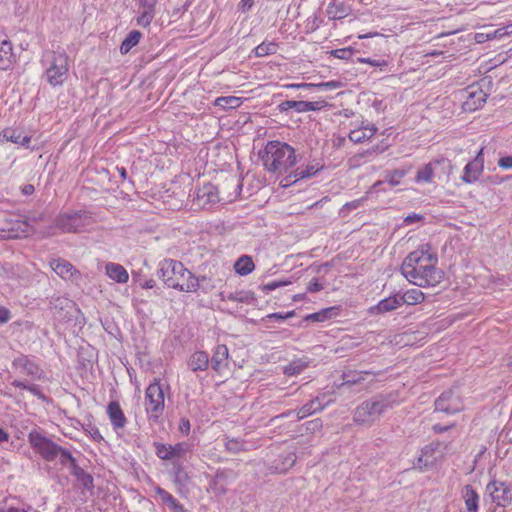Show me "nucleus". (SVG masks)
Masks as SVG:
<instances>
[{"instance_id":"obj_1","label":"nucleus","mask_w":512,"mask_h":512,"mask_svg":"<svg viewBox=\"0 0 512 512\" xmlns=\"http://www.w3.org/2000/svg\"><path fill=\"white\" fill-rule=\"evenodd\" d=\"M438 259L429 249L410 252L401 265V274L418 287L435 286L441 282L443 272L436 267Z\"/></svg>"},{"instance_id":"obj_2","label":"nucleus","mask_w":512,"mask_h":512,"mask_svg":"<svg viewBox=\"0 0 512 512\" xmlns=\"http://www.w3.org/2000/svg\"><path fill=\"white\" fill-rule=\"evenodd\" d=\"M157 275L168 288L187 293L199 290V280L178 260L165 258L160 261Z\"/></svg>"},{"instance_id":"obj_3","label":"nucleus","mask_w":512,"mask_h":512,"mask_svg":"<svg viewBox=\"0 0 512 512\" xmlns=\"http://www.w3.org/2000/svg\"><path fill=\"white\" fill-rule=\"evenodd\" d=\"M397 403L396 393L377 394L355 408L353 421L358 425L372 426Z\"/></svg>"},{"instance_id":"obj_4","label":"nucleus","mask_w":512,"mask_h":512,"mask_svg":"<svg viewBox=\"0 0 512 512\" xmlns=\"http://www.w3.org/2000/svg\"><path fill=\"white\" fill-rule=\"evenodd\" d=\"M263 166L268 172L285 174L296 164V153L292 146L281 141H269L260 153Z\"/></svg>"},{"instance_id":"obj_5","label":"nucleus","mask_w":512,"mask_h":512,"mask_svg":"<svg viewBox=\"0 0 512 512\" xmlns=\"http://www.w3.org/2000/svg\"><path fill=\"white\" fill-rule=\"evenodd\" d=\"M42 64L45 67V77L52 87L62 86L69 71L68 56L65 52H46Z\"/></svg>"},{"instance_id":"obj_6","label":"nucleus","mask_w":512,"mask_h":512,"mask_svg":"<svg viewBox=\"0 0 512 512\" xmlns=\"http://www.w3.org/2000/svg\"><path fill=\"white\" fill-rule=\"evenodd\" d=\"M54 224L64 233H80L93 224V217L86 210L66 211L57 215Z\"/></svg>"},{"instance_id":"obj_7","label":"nucleus","mask_w":512,"mask_h":512,"mask_svg":"<svg viewBox=\"0 0 512 512\" xmlns=\"http://www.w3.org/2000/svg\"><path fill=\"white\" fill-rule=\"evenodd\" d=\"M144 407L148 420L158 422L165 408L164 391L159 380L155 379L146 388Z\"/></svg>"},{"instance_id":"obj_8","label":"nucleus","mask_w":512,"mask_h":512,"mask_svg":"<svg viewBox=\"0 0 512 512\" xmlns=\"http://www.w3.org/2000/svg\"><path fill=\"white\" fill-rule=\"evenodd\" d=\"M28 441L32 449L48 462L57 459L59 452H61V446L37 431L29 433Z\"/></svg>"},{"instance_id":"obj_9","label":"nucleus","mask_w":512,"mask_h":512,"mask_svg":"<svg viewBox=\"0 0 512 512\" xmlns=\"http://www.w3.org/2000/svg\"><path fill=\"white\" fill-rule=\"evenodd\" d=\"M1 231L5 233L4 236L7 238H22L31 234L33 228L19 215H10L2 223Z\"/></svg>"},{"instance_id":"obj_10","label":"nucleus","mask_w":512,"mask_h":512,"mask_svg":"<svg viewBox=\"0 0 512 512\" xmlns=\"http://www.w3.org/2000/svg\"><path fill=\"white\" fill-rule=\"evenodd\" d=\"M12 367L19 370L22 374L31 377L34 380H41L44 378V371L40 365L31 356L21 354L14 358Z\"/></svg>"},{"instance_id":"obj_11","label":"nucleus","mask_w":512,"mask_h":512,"mask_svg":"<svg viewBox=\"0 0 512 512\" xmlns=\"http://www.w3.org/2000/svg\"><path fill=\"white\" fill-rule=\"evenodd\" d=\"M463 409L461 398L453 390L444 391L435 401V411L455 414Z\"/></svg>"},{"instance_id":"obj_12","label":"nucleus","mask_w":512,"mask_h":512,"mask_svg":"<svg viewBox=\"0 0 512 512\" xmlns=\"http://www.w3.org/2000/svg\"><path fill=\"white\" fill-rule=\"evenodd\" d=\"M486 493L493 503L499 507H506L511 503L512 493L504 482L493 480L486 486Z\"/></svg>"},{"instance_id":"obj_13","label":"nucleus","mask_w":512,"mask_h":512,"mask_svg":"<svg viewBox=\"0 0 512 512\" xmlns=\"http://www.w3.org/2000/svg\"><path fill=\"white\" fill-rule=\"evenodd\" d=\"M323 164L317 160L309 162L305 167H297L289 175L282 180V186L287 187L292 183H296L299 180L308 179L315 176L319 171L323 169Z\"/></svg>"},{"instance_id":"obj_14","label":"nucleus","mask_w":512,"mask_h":512,"mask_svg":"<svg viewBox=\"0 0 512 512\" xmlns=\"http://www.w3.org/2000/svg\"><path fill=\"white\" fill-rule=\"evenodd\" d=\"M483 148H481L473 160L468 162L463 168L460 179L466 184L476 183L484 171Z\"/></svg>"},{"instance_id":"obj_15","label":"nucleus","mask_w":512,"mask_h":512,"mask_svg":"<svg viewBox=\"0 0 512 512\" xmlns=\"http://www.w3.org/2000/svg\"><path fill=\"white\" fill-rule=\"evenodd\" d=\"M463 97V109L467 112H473L485 104L487 94L478 86H470Z\"/></svg>"},{"instance_id":"obj_16","label":"nucleus","mask_w":512,"mask_h":512,"mask_svg":"<svg viewBox=\"0 0 512 512\" xmlns=\"http://www.w3.org/2000/svg\"><path fill=\"white\" fill-rule=\"evenodd\" d=\"M324 107L323 101H295V100H286L281 102L278 105V109L280 112H287L291 109L295 110L298 113H304L309 111H317Z\"/></svg>"},{"instance_id":"obj_17","label":"nucleus","mask_w":512,"mask_h":512,"mask_svg":"<svg viewBox=\"0 0 512 512\" xmlns=\"http://www.w3.org/2000/svg\"><path fill=\"white\" fill-rule=\"evenodd\" d=\"M51 269L64 280H77L80 277L79 271L67 260L62 258L50 261Z\"/></svg>"},{"instance_id":"obj_18","label":"nucleus","mask_w":512,"mask_h":512,"mask_svg":"<svg viewBox=\"0 0 512 512\" xmlns=\"http://www.w3.org/2000/svg\"><path fill=\"white\" fill-rule=\"evenodd\" d=\"M324 397V395L321 397H316L310 400L308 403L304 404L297 411H289L285 415L288 416L291 415L292 413H296L297 419L301 420L316 412L322 411L326 406H328L332 402V400L324 402Z\"/></svg>"},{"instance_id":"obj_19","label":"nucleus","mask_w":512,"mask_h":512,"mask_svg":"<svg viewBox=\"0 0 512 512\" xmlns=\"http://www.w3.org/2000/svg\"><path fill=\"white\" fill-rule=\"evenodd\" d=\"M448 447V443L433 441L421 449L418 462L424 466H428L433 463V459L431 458H433L435 453H439L440 456H443L448 450Z\"/></svg>"},{"instance_id":"obj_20","label":"nucleus","mask_w":512,"mask_h":512,"mask_svg":"<svg viewBox=\"0 0 512 512\" xmlns=\"http://www.w3.org/2000/svg\"><path fill=\"white\" fill-rule=\"evenodd\" d=\"M196 200L198 202V206L206 207L207 205H211L220 201L218 195V189L211 183L204 184L196 191Z\"/></svg>"},{"instance_id":"obj_21","label":"nucleus","mask_w":512,"mask_h":512,"mask_svg":"<svg viewBox=\"0 0 512 512\" xmlns=\"http://www.w3.org/2000/svg\"><path fill=\"white\" fill-rule=\"evenodd\" d=\"M74 306V303L64 296H52L50 300V309L58 319H64L69 314Z\"/></svg>"},{"instance_id":"obj_22","label":"nucleus","mask_w":512,"mask_h":512,"mask_svg":"<svg viewBox=\"0 0 512 512\" xmlns=\"http://www.w3.org/2000/svg\"><path fill=\"white\" fill-rule=\"evenodd\" d=\"M376 132L377 127L366 121L362 122L359 127L350 130L348 137L353 143H363L371 139Z\"/></svg>"},{"instance_id":"obj_23","label":"nucleus","mask_w":512,"mask_h":512,"mask_svg":"<svg viewBox=\"0 0 512 512\" xmlns=\"http://www.w3.org/2000/svg\"><path fill=\"white\" fill-rule=\"evenodd\" d=\"M31 141V137L24 135L20 129L6 128L0 132V143L12 142L19 144L23 147H28Z\"/></svg>"},{"instance_id":"obj_24","label":"nucleus","mask_w":512,"mask_h":512,"mask_svg":"<svg viewBox=\"0 0 512 512\" xmlns=\"http://www.w3.org/2000/svg\"><path fill=\"white\" fill-rule=\"evenodd\" d=\"M228 348L224 344L217 345L213 350L211 366L214 371L221 373L228 366Z\"/></svg>"},{"instance_id":"obj_25","label":"nucleus","mask_w":512,"mask_h":512,"mask_svg":"<svg viewBox=\"0 0 512 512\" xmlns=\"http://www.w3.org/2000/svg\"><path fill=\"white\" fill-rule=\"evenodd\" d=\"M107 414L114 430L123 429L127 419L117 401H112L107 406Z\"/></svg>"},{"instance_id":"obj_26","label":"nucleus","mask_w":512,"mask_h":512,"mask_svg":"<svg viewBox=\"0 0 512 512\" xmlns=\"http://www.w3.org/2000/svg\"><path fill=\"white\" fill-rule=\"evenodd\" d=\"M401 306L400 293H396L379 301L377 305L371 307L370 311L373 314H381L393 311Z\"/></svg>"},{"instance_id":"obj_27","label":"nucleus","mask_w":512,"mask_h":512,"mask_svg":"<svg viewBox=\"0 0 512 512\" xmlns=\"http://www.w3.org/2000/svg\"><path fill=\"white\" fill-rule=\"evenodd\" d=\"M466 512H478L480 497L471 485H465L461 491Z\"/></svg>"},{"instance_id":"obj_28","label":"nucleus","mask_w":512,"mask_h":512,"mask_svg":"<svg viewBox=\"0 0 512 512\" xmlns=\"http://www.w3.org/2000/svg\"><path fill=\"white\" fill-rule=\"evenodd\" d=\"M157 0H140V14L137 23L143 27L150 25L154 18L155 5Z\"/></svg>"},{"instance_id":"obj_29","label":"nucleus","mask_w":512,"mask_h":512,"mask_svg":"<svg viewBox=\"0 0 512 512\" xmlns=\"http://www.w3.org/2000/svg\"><path fill=\"white\" fill-rule=\"evenodd\" d=\"M154 492L162 504L166 505L171 511L184 512L183 505L171 493L157 485L154 486Z\"/></svg>"},{"instance_id":"obj_30","label":"nucleus","mask_w":512,"mask_h":512,"mask_svg":"<svg viewBox=\"0 0 512 512\" xmlns=\"http://www.w3.org/2000/svg\"><path fill=\"white\" fill-rule=\"evenodd\" d=\"M15 62L12 43L7 40L0 41V69L8 70Z\"/></svg>"},{"instance_id":"obj_31","label":"nucleus","mask_w":512,"mask_h":512,"mask_svg":"<svg viewBox=\"0 0 512 512\" xmlns=\"http://www.w3.org/2000/svg\"><path fill=\"white\" fill-rule=\"evenodd\" d=\"M209 355L205 351H196L188 359V367L193 372L205 371L209 367Z\"/></svg>"},{"instance_id":"obj_32","label":"nucleus","mask_w":512,"mask_h":512,"mask_svg":"<svg viewBox=\"0 0 512 512\" xmlns=\"http://www.w3.org/2000/svg\"><path fill=\"white\" fill-rule=\"evenodd\" d=\"M105 269L107 276L118 283H126L129 279L127 270L118 263H107Z\"/></svg>"},{"instance_id":"obj_33","label":"nucleus","mask_w":512,"mask_h":512,"mask_svg":"<svg viewBox=\"0 0 512 512\" xmlns=\"http://www.w3.org/2000/svg\"><path fill=\"white\" fill-rule=\"evenodd\" d=\"M326 13L329 19L339 20L347 17L350 13L349 6L345 5L343 2L333 1L328 4L326 8Z\"/></svg>"},{"instance_id":"obj_34","label":"nucleus","mask_w":512,"mask_h":512,"mask_svg":"<svg viewBox=\"0 0 512 512\" xmlns=\"http://www.w3.org/2000/svg\"><path fill=\"white\" fill-rule=\"evenodd\" d=\"M442 161L443 160L431 161L423 168L419 169L416 174V181L430 183L433 179L435 169L440 166Z\"/></svg>"},{"instance_id":"obj_35","label":"nucleus","mask_w":512,"mask_h":512,"mask_svg":"<svg viewBox=\"0 0 512 512\" xmlns=\"http://www.w3.org/2000/svg\"><path fill=\"white\" fill-rule=\"evenodd\" d=\"M255 264L251 256L242 255L234 264L235 272L240 276H246L253 272Z\"/></svg>"},{"instance_id":"obj_36","label":"nucleus","mask_w":512,"mask_h":512,"mask_svg":"<svg viewBox=\"0 0 512 512\" xmlns=\"http://www.w3.org/2000/svg\"><path fill=\"white\" fill-rule=\"evenodd\" d=\"M71 474L77 479L81 486L87 490H91L94 486L93 477L87 473L78 464L74 465L70 470Z\"/></svg>"},{"instance_id":"obj_37","label":"nucleus","mask_w":512,"mask_h":512,"mask_svg":"<svg viewBox=\"0 0 512 512\" xmlns=\"http://www.w3.org/2000/svg\"><path fill=\"white\" fill-rule=\"evenodd\" d=\"M309 365L306 358L292 360L288 365L284 366L283 372L287 376H296L302 373Z\"/></svg>"},{"instance_id":"obj_38","label":"nucleus","mask_w":512,"mask_h":512,"mask_svg":"<svg viewBox=\"0 0 512 512\" xmlns=\"http://www.w3.org/2000/svg\"><path fill=\"white\" fill-rule=\"evenodd\" d=\"M401 304L416 305L424 300V293L417 288L409 289L403 294L400 293Z\"/></svg>"},{"instance_id":"obj_39","label":"nucleus","mask_w":512,"mask_h":512,"mask_svg":"<svg viewBox=\"0 0 512 512\" xmlns=\"http://www.w3.org/2000/svg\"><path fill=\"white\" fill-rule=\"evenodd\" d=\"M142 37V33L138 30H132L123 40L120 46L121 54H127L130 50L136 46Z\"/></svg>"},{"instance_id":"obj_40","label":"nucleus","mask_w":512,"mask_h":512,"mask_svg":"<svg viewBox=\"0 0 512 512\" xmlns=\"http://www.w3.org/2000/svg\"><path fill=\"white\" fill-rule=\"evenodd\" d=\"M336 311H337V308H335V307L325 308L318 312L308 314L305 317V320L312 321V322H324V321L332 318L333 316H336L337 315Z\"/></svg>"},{"instance_id":"obj_41","label":"nucleus","mask_w":512,"mask_h":512,"mask_svg":"<svg viewBox=\"0 0 512 512\" xmlns=\"http://www.w3.org/2000/svg\"><path fill=\"white\" fill-rule=\"evenodd\" d=\"M370 374L369 372H357V371H349L343 373V382L340 385V388L351 387L357 383H360L364 380V376Z\"/></svg>"},{"instance_id":"obj_42","label":"nucleus","mask_w":512,"mask_h":512,"mask_svg":"<svg viewBox=\"0 0 512 512\" xmlns=\"http://www.w3.org/2000/svg\"><path fill=\"white\" fill-rule=\"evenodd\" d=\"M226 299L236 303L252 304L255 297L251 291H236L227 294Z\"/></svg>"},{"instance_id":"obj_43","label":"nucleus","mask_w":512,"mask_h":512,"mask_svg":"<svg viewBox=\"0 0 512 512\" xmlns=\"http://www.w3.org/2000/svg\"><path fill=\"white\" fill-rule=\"evenodd\" d=\"M291 88H316L318 90H328V89H337L340 87V83L338 81H328L322 82L318 84L313 83H301V84H291L289 85Z\"/></svg>"},{"instance_id":"obj_44","label":"nucleus","mask_w":512,"mask_h":512,"mask_svg":"<svg viewBox=\"0 0 512 512\" xmlns=\"http://www.w3.org/2000/svg\"><path fill=\"white\" fill-rule=\"evenodd\" d=\"M277 49L278 45L275 42H262L254 49V54L256 57H265L275 54Z\"/></svg>"},{"instance_id":"obj_45","label":"nucleus","mask_w":512,"mask_h":512,"mask_svg":"<svg viewBox=\"0 0 512 512\" xmlns=\"http://www.w3.org/2000/svg\"><path fill=\"white\" fill-rule=\"evenodd\" d=\"M154 447H155V454L157 455L158 458H160L162 460H173L174 459L172 445L155 442Z\"/></svg>"},{"instance_id":"obj_46","label":"nucleus","mask_w":512,"mask_h":512,"mask_svg":"<svg viewBox=\"0 0 512 512\" xmlns=\"http://www.w3.org/2000/svg\"><path fill=\"white\" fill-rule=\"evenodd\" d=\"M406 175V172L401 169H395L390 171L385 176V182L390 184L391 186H397L401 183V180Z\"/></svg>"},{"instance_id":"obj_47","label":"nucleus","mask_w":512,"mask_h":512,"mask_svg":"<svg viewBox=\"0 0 512 512\" xmlns=\"http://www.w3.org/2000/svg\"><path fill=\"white\" fill-rule=\"evenodd\" d=\"M215 105L223 108H236L240 105V99L234 96L218 97Z\"/></svg>"},{"instance_id":"obj_48","label":"nucleus","mask_w":512,"mask_h":512,"mask_svg":"<svg viewBox=\"0 0 512 512\" xmlns=\"http://www.w3.org/2000/svg\"><path fill=\"white\" fill-rule=\"evenodd\" d=\"M225 448L228 452L233 454L246 450L245 442L236 438L227 439L225 442Z\"/></svg>"},{"instance_id":"obj_49","label":"nucleus","mask_w":512,"mask_h":512,"mask_svg":"<svg viewBox=\"0 0 512 512\" xmlns=\"http://www.w3.org/2000/svg\"><path fill=\"white\" fill-rule=\"evenodd\" d=\"M331 56L341 59V60H351L352 62H356L352 57L354 55V49L351 47L340 48L330 51Z\"/></svg>"},{"instance_id":"obj_50","label":"nucleus","mask_w":512,"mask_h":512,"mask_svg":"<svg viewBox=\"0 0 512 512\" xmlns=\"http://www.w3.org/2000/svg\"><path fill=\"white\" fill-rule=\"evenodd\" d=\"M192 450V445L187 442H179L175 445H172V451L175 458H180L184 456L186 453Z\"/></svg>"},{"instance_id":"obj_51","label":"nucleus","mask_w":512,"mask_h":512,"mask_svg":"<svg viewBox=\"0 0 512 512\" xmlns=\"http://www.w3.org/2000/svg\"><path fill=\"white\" fill-rule=\"evenodd\" d=\"M356 62L365 63V64H369L374 67H378V68H380L381 71H384L385 68L388 66V62L384 59L358 57L356 59Z\"/></svg>"},{"instance_id":"obj_52","label":"nucleus","mask_w":512,"mask_h":512,"mask_svg":"<svg viewBox=\"0 0 512 512\" xmlns=\"http://www.w3.org/2000/svg\"><path fill=\"white\" fill-rule=\"evenodd\" d=\"M57 458H59L61 465H67L69 463L70 470L72 469V467H74V465H77L76 459L72 456V454L68 450H66L62 447H61V452H59V455Z\"/></svg>"},{"instance_id":"obj_53","label":"nucleus","mask_w":512,"mask_h":512,"mask_svg":"<svg viewBox=\"0 0 512 512\" xmlns=\"http://www.w3.org/2000/svg\"><path fill=\"white\" fill-rule=\"evenodd\" d=\"M512 34V24L496 29L493 33L487 34L488 39H502Z\"/></svg>"},{"instance_id":"obj_54","label":"nucleus","mask_w":512,"mask_h":512,"mask_svg":"<svg viewBox=\"0 0 512 512\" xmlns=\"http://www.w3.org/2000/svg\"><path fill=\"white\" fill-rule=\"evenodd\" d=\"M289 284H291V281L289 280H274L263 285L262 290L266 293H269L273 290H276L277 288L284 287Z\"/></svg>"},{"instance_id":"obj_55","label":"nucleus","mask_w":512,"mask_h":512,"mask_svg":"<svg viewBox=\"0 0 512 512\" xmlns=\"http://www.w3.org/2000/svg\"><path fill=\"white\" fill-rule=\"evenodd\" d=\"M388 147H389L388 144L381 143V144L376 145L375 147H372L371 149L366 150L364 153L359 154L358 156L359 157H365V156L368 157V156H371L374 154L382 153L385 150H387Z\"/></svg>"},{"instance_id":"obj_56","label":"nucleus","mask_w":512,"mask_h":512,"mask_svg":"<svg viewBox=\"0 0 512 512\" xmlns=\"http://www.w3.org/2000/svg\"><path fill=\"white\" fill-rule=\"evenodd\" d=\"M294 315H295L294 311H288L286 313L275 312V313L268 314L266 316V318H268V319H275L277 321H284L286 319H289V318L293 317Z\"/></svg>"},{"instance_id":"obj_57","label":"nucleus","mask_w":512,"mask_h":512,"mask_svg":"<svg viewBox=\"0 0 512 512\" xmlns=\"http://www.w3.org/2000/svg\"><path fill=\"white\" fill-rule=\"evenodd\" d=\"M30 508H31L30 506H28L27 509H25V508H17V507H14L12 505H9L7 503V501H4V502L0 503V512H28V510Z\"/></svg>"},{"instance_id":"obj_58","label":"nucleus","mask_w":512,"mask_h":512,"mask_svg":"<svg viewBox=\"0 0 512 512\" xmlns=\"http://www.w3.org/2000/svg\"><path fill=\"white\" fill-rule=\"evenodd\" d=\"M28 391L37 397L38 399H41L43 401L47 400V397L44 395V393L41 391V388L39 385L36 384H30Z\"/></svg>"},{"instance_id":"obj_59","label":"nucleus","mask_w":512,"mask_h":512,"mask_svg":"<svg viewBox=\"0 0 512 512\" xmlns=\"http://www.w3.org/2000/svg\"><path fill=\"white\" fill-rule=\"evenodd\" d=\"M322 426H323L322 421L319 418L313 419L306 423V429L311 432L319 431L322 428Z\"/></svg>"},{"instance_id":"obj_60","label":"nucleus","mask_w":512,"mask_h":512,"mask_svg":"<svg viewBox=\"0 0 512 512\" xmlns=\"http://www.w3.org/2000/svg\"><path fill=\"white\" fill-rule=\"evenodd\" d=\"M322 289H323V285L321 283H319L317 278H313L309 282L308 287H307V291L310 293H316V292L321 291Z\"/></svg>"},{"instance_id":"obj_61","label":"nucleus","mask_w":512,"mask_h":512,"mask_svg":"<svg viewBox=\"0 0 512 512\" xmlns=\"http://www.w3.org/2000/svg\"><path fill=\"white\" fill-rule=\"evenodd\" d=\"M175 477L174 482L175 483H182L187 479V474L183 471L180 465L175 466Z\"/></svg>"},{"instance_id":"obj_62","label":"nucleus","mask_w":512,"mask_h":512,"mask_svg":"<svg viewBox=\"0 0 512 512\" xmlns=\"http://www.w3.org/2000/svg\"><path fill=\"white\" fill-rule=\"evenodd\" d=\"M190 429H191L190 421L186 418H181V420L179 422V431L183 435H188L190 433Z\"/></svg>"},{"instance_id":"obj_63","label":"nucleus","mask_w":512,"mask_h":512,"mask_svg":"<svg viewBox=\"0 0 512 512\" xmlns=\"http://www.w3.org/2000/svg\"><path fill=\"white\" fill-rule=\"evenodd\" d=\"M11 319V312L4 306H0V324H5Z\"/></svg>"},{"instance_id":"obj_64","label":"nucleus","mask_w":512,"mask_h":512,"mask_svg":"<svg viewBox=\"0 0 512 512\" xmlns=\"http://www.w3.org/2000/svg\"><path fill=\"white\" fill-rule=\"evenodd\" d=\"M498 166L502 169H512V156L501 157Z\"/></svg>"}]
</instances>
